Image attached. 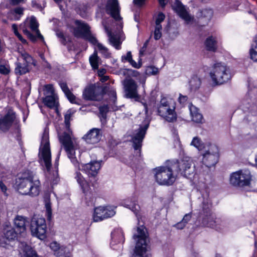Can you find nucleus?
Here are the masks:
<instances>
[{"label": "nucleus", "instance_id": "cd10ccee", "mask_svg": "<svg viewBox=\"0 0 257 257\" xmlns=\"http://www.w3.org/2000/svg\"><path fill=\"white\" fill-rule=\"evenodd\" d=\"M59 85L67 98L71 103L77 104L79 105L80 104V100L77 99L76 97L73 95V94L70 91L67 84L65 82H60Z\"/></svg>", "mask_w": 257, "mask_h": 257}, {"label": "nucleus", "instance_id": "4c0bfd02", "mask_svg": "<svg viewBox=\"0 0 257 257\" xmlns=\"http://www.w3.org/2000/svg\"><path fill=\"white\" fill-rule=\"evenodd\" d=\"M45 206L46 210L47 217L48 219H50L52 216L51 203L49 197L45 198Z\"/></svg>", "mask_w": 257, "mask_h": 257}, {"label": "nucleus", "instance_id": "09e8293b", "mask_svg": "<svg viewBox=\"0 0 257 257\" xmlns=\"http://www.w3.org/2000/svg\"><path fill=\"white\" fill-rule=\"evenodd\" d=\"M170 101L167 98L163 97L161 99L159 106L168 107L170 106Z\"/></svg>", "mask_w": 257, "mask_h": 257}, {"label": "nucleus", "instance_id": "864d4df0", "mask_svg": "<svg viewBox=\"0 0 257 257\" xmlns=\"http://www.w3.org/2000/svg\"><path fill=\"white\" fill-rule=\"evenodd\" d=\"M121 59L122 61L125 60L129 62L133 59L131 52L130 51L127 52L125 56H122Z\"/></svg>", "mask_w": 257, "mask_h": 257}, {"label": "nucleus", "instance_id": "39448f33", "mask_svg": "<svg viewBox=\"0 0 257 257\" xmlns=\"http://www.w3.org/2000/svg\"><path fill=\"white\" fill-rule=\"evenodd\" d=\"M210 76L213 83L221 85L228 82L231 77L229 69L221 63L215 64L210 72Z\"/></svg>", "mask_w": 257, "mask_h": 257}, {"label": "nucleus", "instance_id": "f704fd0d", "mask_svg": "<svg viewBox=\"0 0 257 257\" xmlns=\"http://www.w3.org/2000/svg\"><path fill=\"white\" fill-rule=\"evenodd\" d=\"M43 102L47 106L50 108H53L56 106V97L55 95H47L43 99Z\"/></svg>", "mask_w": 257, "mask_h": 257}, {"label": "nucleus", "instance_id": "393cba45", "mask_svg": "<svg viewBox=\"0 0 257 257\" xmlns=\"http://www.w3.org/2000/svg\"><path fill=\"white\" fill-rule=\"evenodd\" d=\"M100 130L93 128L83 137V139L90 144H95L99 142L101 139Z\"/></svg>", "mask_w": 257, "mask_h": 257}, {"label": "nucleus", "instance_id": "6e6d98bb", "mask_svg": "<svg viewBox=\"0 0 257 257\" xmlns=\"http://www.w3.org/2000/svg\"><path fill=\"white\" fill-rule=\"evenodd\" d=\"M23 3H24V0H10V4L14 6Z\"/></svg>", "mask_w": 257, "mask_h": 257}, {"label": "nucleus", "instance_id": "4be33fe9", "mask_svg": "<svg viewBox=\"0 0 257 257\" xmlns=\"http://www.w3.org/2000/svg\"><path fill=\"white\" fill-rule=\"evenodd\" d=\"M159 114L169 122H173L176 119L177 115L175 112V107L159 106L158 108Z\"/></svg>", "mask_w": 257, "mask_h": 257}, {"label": "nucleus", "instance_id": "b1692460", "mask_svg": "<svg viewBox=\"0 0 257 257\" xmlns=\"http://www.w3.org/2000/svg\"><path fill=\"white\" fill-rule=\"evenodd\" d=\"M82 169L87 174L89 177H95L99 170L101 165L98 161H92L89 163L82 165Z\"/></svg>", "mask_w": 257, "mask_h": 257}, {"label": "nucleus", "instance_id": "f3484780", "mask_svg": "<svg viewBox=\"0 0 257 257\" xmlns=\"http://www.w3.org/2000/svg\"><path fill=\"white\" fill-rule=\"evenodd\" d=\"M124 241V233L121 228H116L111 233L110 246L114 250H121Z\"/></svg>", "mask_w": 257, "mask_h": 257}, {"label": "nucleus", "instance_id": "a211bd4d", "mask_svg": "<svg viewBox=\"0 0 257 257\" xmlns=\"http://www.w3.org/2000/svg\"><path fill=\"white\" fill-rule=\"evenodd\" d=\"M125 95L126 97L135 98L138 97V85L132 79H126L123 82Z\"/></svg>", "mask_w": 257, "mask_h": 257}, {"label": "nucleus", "instance_id": "e2e57ef3", "mask_svg": "<svg viewBox=\"0 0 257 257\" xmlns=\"http://www.w3.org/2000/svg\"><path fill=\"white\" fill-rule=\"evenodd\" d=\"M145 2V0H134V4L139 7L143 6Z\"/></svg>", "mask_w": 257, "mask_h": 257}, {"label": "nucleus", "instance_id": "5701e85b", "mask_svg": "<svg viewBox=\"0 0 257 257\" xmlns=\"http://www.w3.org/2000/svg\"><path fill=\"white\" fill-rule=\"evenodd\" d=\"M50 248L54 251L56 257H70L71 250L65 245H61L56 241L52 242L50 245Z\"/></svg>", "mask_w": 257, "mask_h": 257}, {"label": "nucleus", "instance_id": "2eb2a0df", "mask_svg": "<svg viewBox=\"0 0 257 257\" xmlns=\"http://www.w3.org/2000/svg\"><path fill=\"white\" fill-rule=\"evenodd\" d=\"M115 214V211L110 206H99L95 208L93 218L95 222H98L104 219L111 217Z\"/></svg>", "mask_w": 257, "mask_h": 257}, {"label": "nucleus", "instance_id": "7ed1b4c3", "mask_svg": "<svg viewBox=\"0 0 257 257\" xmlns=\"http://www.w3.org/2000/svg\"><path fill=\"white\" fill-rule=\"evenodd\" d=\"M71 134L69 130L68 132H63L59 135V139L71 162L76 168L80 170L79 161L75 157V150L78 148V145L76 139L72 137Z\"/></svg>", "mask_w": 257, "mask_h": 257}, {"label": "nucleus", "instance_id": "dca6fc26", "mask_svg": "<svg viewBox=\"0 0 257 257\" xmlns=\"http://www.w3.org/2000/svg\"><path fill=\"white\" fill-rule=\"evenodd\" d=\"M148 127L149 123L140 126L138 130L135 131L132 137L133 146L135 150H138L139 152H140L142 143Z\"/></svg>", "mask_w": 257, "mask_h": 257}, {"label": "nucleus", "instance_id": "c03bdc74", "mask_svg": "<svg viewBox=\"0 0 257 257\" xmlns=\"http://www.w3.org/2000/svg\"><path fill=\"white\" fill-rule=\"evenodd\" d=\"M72 113H71V110H68L66 114L64 116V121L66 124V126L67 128H69L70 126V121L71 119V117L72 116Z\"/></svg>", "mask_w": 257, "mask_h": 257}, {"label": "nucleus", "instance_id": "6e6552de", "mask_svg": "<svg viewBox=\"0 0 257 257\" xmlns=\"http://www.w3.org/2000/svg\"><path fill=\"white\" fill-rule=\"evenodd\" d=\"M46 224L44 218L35 215L31 222L32 234L43 240L46 237Z\"/></svg>", "mask_w": 257, "mask_h": 257}, {"label": "nucleus", "instance_id": "473e14b6", "mask_svg": "<svg viewBox=\"0 0 257 257\" xmlns=\"http://www.w3.org/2000/svg\"><path fill=\"white\" fill-rule=\"evenodd\" d=\"M75 178L77 182L79 184L83 191L85 192L86 190L87 189L88 185L85 180L81 174L79 172H76L75 174Z\"/></svg>", "mask_w": 257, "mask_h": 257}, {"label": "nucleus", "instance_id": "9b49d317", "mask_svg": "<svg viewBox=\"0 0 257 257\" xmlns=\"http://www.w3.org/2000/svg\"><path fill=\"white\" fill-rule=\"evenodd\" d=\"M40 151L41 157L44 162L45 165L48 171L50 169L51 166V155L50 149L49 134L46 130L44 131L41 141Z\"/></svg>", "mask_w": 257, "mask_h": 257}, {"label": "nucleus", "instance_id": "423d86ee", "mask_svg": "<svg viewBox=\"0 0 257 257\" xmlns=\"http://www.w3.org/2000/svg\"><path fill=\"white\" fill-rule=\"evenodd\" d=\"M154 171L156 180L160 185H171L176 180V176L173 173L175 170L172 163L169 166L156 168Z\"/></svg>", "mask_w": 257, "mask_h": 257}, {"label": "nucleus", "instance_id": "79ce46f5", "mask_svg": "<svg viewBox=\"0 0 257 257\" xmlns=\"http://www.w3.org/2000/svg\"><path fill=\"white\" fill-rule=\"evenodd\" d=\"M201 14L202 17L209 20L211 18L213 15V12L210 9H204L201 11Z\"/></svg>", "mask_w": 257, "mask_h": 257}, {"label": "nucleus", "instance_id": "ddd939ff", "mask_svg": "<svg viewBox=\"0 0 257 257\" xmlns=\"http://www.w3.org/2000/svg\"><path fill=\"white\" fill-rule=\"evenodd\" d=\"M172 163L175 171L179 172L185 177L191 178L194 175L195 166L190 160L183 159Z\"/></svg>", "mask_w": 257, "mask_h": 257}, {"label": "nucleus", "instance_id": "2f4dec72", "mask_svg": "<svg viewBox=\"0 0 257 257\" xmlns=\"http://www.w3.org/2000/svg\"><path fill=\"white\" fill-rule=\"evenodd\" d=\"M205 45L207 50L215 51L217 48L216 38L213 36L207 38L205 41Z\"/></svg>", "mask_w": 257, "mask_h": 257}, {"label": "nucleus", "instance_id": "49530a36", "mask_svg": "<svg viewBox=\"0 0 257 257\" xmlns=\"http://www.w3.org/2000/svg\"><path fill=\"white\" fill-rule=\"evenodd\" d=\"M24 9L23 8L19 7L15 8L12 11L14 13L19 16V17L16 18V19L19 20L20 19V17H21L24 14Z\"/></svg>", "mask_w": 257, "mask_h": 257}, {"label": "nucleus", "instance_id": "c85d7f7f", "mask_svg": "<svg viewBox=\"0 0 257 257\" xmlns=\"http://www.w3.org/2000/svg\"><path fill=\"white\" fill-rule=\"evenodd\" d=\"M15 227L20 233L26 230V223L28 222L26 218L22 216L17 215L14 220Z\"/></svg>", "mask_w": 257, "mask_h": 257}, {"label": "nucleus", "instance_id": "774afa93", "mask_svg": "<svg viewBox=\"0 0 257 257\" xmlns=\"http://www.w3.org/2000/svg\"><path fill=\"white\" fill-rule=\"evenodd\" d=\"M251 46L257 50V38L255 39L254 41L251 44Z\"/></svg>", "mask_w": 257, "mask_h": 257}, {"label": "nucleus", "instance_id": "f03ea898", "mask_svg": "<svg viewBox=\"0 0 257 257\" xmlns=\"http://www.w3.org/2000/svg\"><path fill=\"white\" fill-rule=\"evenodd\" d=\"M16 185L18 192L23 195L35 197L39 194L40 181L31 171L27 170L23 172L17 179Z\"/></svg>", "mask_w": 257, "mask_h": 257}, {"label": "nucleus", "instance_id": "20e7f679", "mask_svg": "<svg viewBox=\"0 0 257 257\" xmlns=\"http://www.w3.org/2000/svg\"><path fill=\"white\" fill-rule=\"evenodd\" d=\"M133 238L136 241L134 253L132 257H149L146 251L149 248L148 235L146 229L143 225L137 227V232Z\"/></svg>", "mask_w": 257, "mask_h": 257}, {"label": "nucleus", "instance_id": "72a5a7b5", "mask_svg": "<svg viewBox=\"0 0 257 257\" xmlns=\"http://www.w3.org/2000/svg\"><path fill=\"white\" fill-rule=\"evenodd\" d=\"M83 95L85 99L94 100L96 99L94 88L89 87L86 88L83 92Z\"/></svg>", "mask_w": 257, "mask_h": 257}, {"label": "nucleus", "instance_id": "f257e3e1", "mask_svg": "<svg viewBox=\"0 0 257 257\" xmlns=\"http://www.w3.org/2000/svg\"><path fill=\"white\" fill-rule=\"evenodd\" d=\"M106 12L116 21L117 24V32L111 33L106 26H104L105 32L109 38V41L115 49L119 50L121 48V32L122 29V23L120 21L121 18L119 15L120 8L117 0H108L105 6Z\"/></svg>", "mask_w": 257, "mask_h": 257}, {"label": "nucleus", "instance_id": "6ab92c4d", "mask_svg": "<svg viewBox=\"0 0 257 257\" xmlns=\"http://www.w3.org/2000/svg\"><path fill=\"white\" fill-rule=\"evenodd\" d=\"M172 7L175 11L187 24L193 21V17L188 13L185 7L180 1L176 0Z\"/></svg>", "mask_w": 257, "mask_h": 257}, {"label": "nucleus", "instance_id": "69168bd1", "mask_svg": "<svg viewBox=\"0 0 257 257\" xmlns=\"http://www.w3.org/2000/svg\"><path fill=\"white\" fill-rule=\"evenodd\" d=\"M106 73V70L104 69H100L98 70V75L99 77L102 76H104V74Z\"/></svg>", "mask_w": 257, "mask_h": 257}, {"label": "nucleus", "instance_id": "052dcab7", "mask_svg": "<svg viewBox=\"0 0 257 257\" xmlns=\"http://www.w3.org/2000/svg\"><path fill=\"white\" fill-rule=\"evenodd\" d=\"M56 35L58 38H60L62 39L61 42L64 43L65 41V39L63 33L61 32H57Z\"/></svg>", "mask_w": 257, "mask_h": 257}, {"label": "nucleus", "instance_id": "5fc2aeb1", "mask_svg": "<svg viewBox=\"0 0 257 257\" xmlns=\"http://www.w3.org/2000/svg\"><path fill=\"white\" fill-rule=\"evenodd\" d=\"M162 37V32L160 30H155L154 31V38L155 40H158Z\"/></svg>", "mask_w": 257, "mask_h": 257}, {"label": "nucleus", "instance_id": "de8ad7c7", "mask_svg": "<svg viewBox=\"0 0 257 257\" xmlns=\"http://www.w3.org/2000/svg\"><path fill=\"white\" fill-rule=\"evenodd\" d=\"M47 94L48 95H55L54 89L51 84H48L45 86Z\"/></svg>", "mask_w": 257, "mask_h": 257}, {"label": "nucleus", "instance_id": "3c124183", "mask_svg": "<svg viewBox=\"0 0 257 257\" xmlns=\"http://www.w3.org/2000/svg\"><path fill=\"white\" fill-rule=\"evenodd\" d=\"M165 18V15L162 13H159L156 20V23H160L164 21Z\"/></svg>", "mask_w": 257, "mask_h": 257}, {"label": "nucleus", "instance_id": "f8f14e48", "mask_svg": "<svg viewBox=\"0 0 257 257\" xmlns=\"http://www.w3.org/2000/svg\"><path fill=\"white\" fill-rule=\"evenodd\" d=\"M21 57L24 61L22 63L17 62L15 63L16 67L15 73L17 75H22L30 71L31 65H36V62L33 57L26 52H21Z\"/></svg>", "mask_w": 257, "mask_h": 257}, {"label": "nucleus", "instance_id": "a878e982", "mask_svg": "<svg viewBox=\"0 0 257 257\" xmlns=\"http://www.w3.org/2000/svg\"><path fill=\"white\" fill-rule=\"evenodd\" d=\"M111 95V101L113 103V104L111 105H103L99 107V112L102 117L105 118L106 116V113L109 110L115 111L117 109V107L115 105V101L116 100V93L114 90H112L110 92Z\"/></svg>", "mask_w": 257, "mask_h": 257}, {"label": "nucleus", "instance_id": "4d7b16f0", "mask_svg": "<svg viewBox=\"0 0 257 257\" xmlns=\"http://www.w3.org/2000/svg\"><path fill=\"white\" fill-rule=\"evenodd\" d=\"M191 218V216L190 214H186L184 215L183 218L182 219V221H183V222L186 224L187 222L190 220Z\"/></svg>", "mask_w": 257, "mask_h": 257}, {"label": "nucleus", "instance_id": "680f3d73", "mask_svg": "<svg viewBox=\"0 0 257 257\" xmlns=\"http://www.w3.org/2000/svg\"><path fill=\"white\" fill-rule=\"evenodd\" d=\"M185 225L186 224L182 220L175 225L176 227L178 229H183L185 226Z\"/></svg>", "mask_w": 257, "mask_h": 257}, {"label": "nucleus", "instance_id": "7c9ffc66", "mask_svg": "<svg viewBox=\"0 0 257 257\" xmlns=\"http://www.w3.org/2000/svg\"><path fill=\"white\" fill-rule=\"evenodd\" d=\"M121 205L133 211L139 219L138 212L139 211L140 207L136 203V198H134L133 201L126 200L121 203Z\"/></svg>", "mask_w": 257, "mask_h": 257}, {"label": "nucleus", "instance_id": "0e129e2a", "mask_svg": "<svg viewBox=\"0 0 257 257\" xmlns=\"http://www.w3.org/2000/svg\"><path fill=\"white\" fill-rule=\"evenodd\" d=\"M16 36L18 37V38L19 39V40L22 42V43H23V44L27 43V41L23 38V37L20 33L17 34V35H16Z\"/></svg>", "mask_w": 257, "mask_h": 257}, {"label": "nucleus", "instance_id": "412c9836", "mask_svg": "<svg viewBox=\"0 0 257 257\" xmlns=\"http://www.w3.org/2000/svg\"><path fill=\"white\" fill-rule=\"evenodd\" d=\"M17 232L12 226L6 227L4 230V236L0 239V245L4 247L7 246L11 241L14 240L17 236Z\"/></svg>", "mask_w": 257, "mask_h": 257}, {"label": "nucleus", "instance_id": "0eeeda50", "mask_svg": "<svg viewBox=\"0 0 257 257\" xmlns=\"http://www.w3.org/2000/svg\"><path fill=\"white\" fill-rule=\"evenodd\" d=\"M75 23L76 27L73 29L74 35L77 38H83L88 40L92 45H96L98 47V44L100 43L90 33L89 26L86 23L78 20L75 21Z\"/></svg>", "mask_w": 257, "mask_h": 257}, {"label": "nucleus", "instance_id": "a19ab883", "mask_svg": "<svg viewBox=\"0 0 257 257\" xmlns=\"http://www.w3.org/2000/svg\"><path fill=\"white\" fill-rule=\"evenodd\" d=\"M191 145L194 146L198 149H201L202 143L201 140L198 137H194L191 143Z\"/></svg>", "mask_w": 257, "mask_h": 257}, {"label": "nucleus", "instance_id": "e433bc0d", "mask_svg": "<svg viewBox=\"0 0 257 257\" xmlns=\"http://www.w3.org/2000/svg\"><path fill=\"white\" fill-rule=\"evenodd\" d=\"M99 60L100 59L97 56L96 52H94V53L90 56L89 62L93 69H98Z\"/></svg>", "mask_w": 257, "mask_h": 257}, {"label": "nucleus", "instance_id": "bb28decb", "mask_svg": "<svg viewBox=\"0 0 257 257\" xmlns=\"http://www.w3.org/2000/svg\"><path fill=\"white\" fill-rule=\"evenodd\" d=\"M19 248L21 257H37L36 252L25 242L20 243Z\"/></svg>", "mask_w": 257, "mask_h": 257}, {"label": "nucleus", "instance_id": "c9c22d12", "mask_svg": "<svg viewBox=\"0 0 257 257\" xmlns=\"http://www.w3.org/2000/svg\"><path fill=\"white\" fill-rule=\"evenodd\" d=\"M200 85V79L197 76L192 77L189 81L190 88L192 91H195L198 89Z\"/></svg>", "mask_w": 257, "mask_h": 257}, {"label": "nucleus", "instance_id": "338daca9", "mask_svg": "<svg viewBox=\"0 0 257 257\" xmlns=\"http://www.w3.org/2000/svg\"><path fill=\"white\" fill-rule=\"evenodd\" d=\"M100 77V81H101L102 82H104L106 81L107 80H108L109 79V76H108L104 75V76H102Z\"/></svg>", "mask_w": 257, "mask_h": 257}, {"label": "nucleus", "instance_id": "a18cd8bd", "mask_svg": "<svg viewBox=\"0 0 257 257\" xmlns=\"http://www.w3.org/2000/svg\"><path fill=\"white\" fill-rule=\"evenodd\" d=\"M250 57L254 62H257V50H255L252 46L249 50Z\"/></svg>", "mask_w": 257, "mask_h": 257}, {"label": "nucleus", "instance_id": "9d476101", "mask_svg": "<svg viewBox=\"0 0 257 257\" xmlns=\"http://www.w3.org/2000/svg\"><path fill=\"white\" fill-rule=\"evenodd\" d=\"M24 25H27L32 32V33L30 32L27 28L24 26H22L24 34L26 35L31 41L35 42L37 39L44 40V37L41 34L38 29L39 24L35 17H31L29 20H26L24 23Z\"/></svg>", "mask_w": 257, "mask_h": 257}, {"label": "nucleus", "instance_id": "aec40b11", "mask_svg": "<svg viewBox=\"0 0 257 257\" xmlns=\"http://www.w3.org/2000/svg\"><path fill=\"white\" fill-rule=\"evenodd\" d=\"M15 119V112L9 110L4 117L0 118V130L4 132H7L11 127Z\"/></svg>", "mask_w": 257, "mask_h": 257}, {"label": "nucleus", "instance_id": "8fccbe9b", "mask_svg": "<svg viewBox=\"0 0 257 257\" xmlns=\"http://www.w3.org/2000/svg\"><path fill=\"white\" fill-rule=\"evenodd\" d=\"M188 100V97L186 95H183L181 94H179L178 98L179 102L182 105H185Z\"/></svg>", "mask_w": 257, "mask_h": 257}, {"label": "nucleus", "instance_id": "58836bf2", "mask_svg": "<svg viewBox=\"0 0 257 257\" xmlns=\"http://www.w3.org/2000/svg\"><path fill=\"white\" fill-rule=\"evenodd\" d=\"M98 49L105 58H109L110 57L111 53H109L108 49L104 46L102 44H98Z\"/></svg>", "mask_w": 257, "mask_h": 257}, {"label": "nucleus", "instance_id": "13d9d810", "mask_svg": "<svg viewBox=\"0 0 257 257\" xmlns=\"http://www.w3.org/2000/svg\"><path fill=\"white\" fill-rule=\"evenodd\" d=\"M129 63L131 64V65L136 68H139L141 66V64L140 63L138 64L133 59L129 61Z\"/></svg>", "mask_w": 257, "mask_h": 257}, {"label": "nucleus", "instance_id": "ea45409f", "mask_svg": "<svg viewBox=\"0 0 257 257\" xmlns=\"http://www.w3.org/2000/svg\"><path fill=\"white\" fill-rule=\"evenodd\" d=\"M146 71L148 75H155L159 73V69L155 66H149L147 67Z\"/></svg>", "mask_w": 257, "mask_h": 257}, {"label": "nucleus", "instance_id": "bf43d9fd", "mask_svg": "<svg viewBox=\"0 0 257 257\" xmlns=\"http://www.w3.org/2000/svg\"><path fill=\"white\" fill-rule=\"evenodd\" d=\"M0 188L2 192H3L5 194H6L7 187L2 181H0Z\"/></svg>", "mask_w": 257, "mask_h": 257}, {"label": "nucleus", "instance_id": "4468645a", "mask_svg": "<svg viewBox=\"0 0 257 257\" xmlns=\"http://www.w3.org/2000/svg\"><path fill=\"white\" fill-rule=\"evenodd\" d=\"M218 148L216 145H211L209 150L203 156V163L208 168L215 165L218 162Z\"/></svg>", "mask_w": 257, "mask_h": 257}, {"label": "nucleus", "instance_id": "37998d69", "mask_svg": "<svg viewBox=\"0 0 257 257\" xmlns=\"http://www.w3.org/2000/svg\"><path fill=\"white\" fill-rule=\"evenodd\" d=\"M10 67L9 65H0V73L3 75H7L10 72Z\"/></svg>", "mask_w": 257, "mask_h": 257}, {"label": "nucleus", "instance_id": "603ef678", "mask_svg": "<svg viewBox=\"0 0 257 257\" xmlns=\"http://www.w3.org/2000/svg\"><path fill=\"white\" fill-rule=\"evenodd\" d=\"M210 204L208 203L205 204V202H203L202 209L204 212L206 213L207 214L209 213L210 210Z\"/></svg>", "mask_w": 257, "mask_h": 257}, {"label": "nucleus", "instance_id": "c756f323", "mask_svg": "<svg viewBox=\"0 0 257 257\" xmlns=\"http://www.w3.org/2000/svg\"><path fill=\"white\" fill-rule=\"evenodd\" d=\"M189 110L192 120L196 123H202L203 116L198 112V110L195 106L190 105Z\"/></svg>", "mask_w": 257, "mask_h": 257}, {"label": "nucleus", "instance_id": "1a4fd4ad", "mask_svg": "<svg viewBox=\"0 0 257 257\" xmlns=\"http://www.w3.org/2000/svg\"><path fill=\"white\" fill-rule=\"evenodd\" d=\"M251 176L248 170L238 171L232 173L230 176V184L235 187H243L249 186Z\"/></svg>", "mask_w": 257, "mask_h": 257}]
</instances>
